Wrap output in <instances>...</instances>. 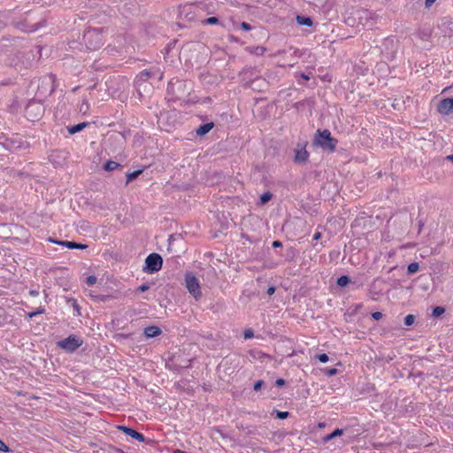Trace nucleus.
<instances>
[{"mask_svg":"<svg viewBox=\"0 0 453 453\" xmlns=\"http://www.w3.org/2000/svg\"><path fill=\"white\" fill-rule=\"evenodd\" d=\"M163 265V259L160 255L157 253L150 254L145 259L144 272L153 273L158 272Z\"/></svg>","mask_w":453,"mask_h":453,"instance_id":"nucleus-3","label":"nucleus"},{"mask_svg":"<svg viewBox=\"0 0 453 453\" xmlns=\"http://www.w3.org/2000/svg\"><path fill=\"white\" fill-rule=\"evenodd\" d=\"M317 358L321 362V363H326L328 361V356L325 353L323 354H319L317 356Z\"/></svg>","mask_w":453,"mask_h":453,"instance_id":"nucleus-28","label":"nucleus"},{"mask_svg":"<svg viewBox=\"0 0 453 453\" xmlns=\"http://www.w3.org/2000/svg\"><path fill=\"white\" fill-rule=\"evenodd\" d=\"M162 331L158 326H150L144 329V334L147 338H152L161 334Z\"/></svg>","mask_w":453,"mask_h":453,"instance_id":"nucleus-13","label":"nucleus"},{"mask_svg":"<svg viewBox=\"0 0 453 453\" xmlns=\"http://www.w3.org/2000/svg\"><path fill=\"white\" fill-rule=\"evenodd\" d=\"M263 384H264L263 380H257L254 384V390L258 391L262 388Z\"/></svg>","mask_w":453,"mask_h":453,"instance_id":"nucleus-32","label":"nucleus"},{"mask_svg":"<svg viewBox=\"0 0 453 453\" xmlns=\"http://www.w3.org/2000/svg\"><path fill=\"white\" fill-rule=\"evenodd\" d=\"M319 427H324V424H323V423H319Z\"/></svg>","mask_w":453,"mask_h":453,"instance_id":"nucleus-48","label":"nucleus"},{"mask_svg":"<svg viewBox=\"0 0 453 453\" xmlns=\"http://www.w3.org/2000/svg\"><path fill=\"white\" fill-rule=\"evenodd\" d=\"M289 413L288 411H277V417L280 419H284L288 417Z\"/></svg>","mask_w":453,"mask_h":453,"instance_id":"nucleus-29","label":"nucleus"},{"mask_svg":"<svg viewBox=\"0 0 453 453\" xmlns=\"http://www.w3.org/2000/svg\"><path fill=\"white\" fill-rule=\"evenodd\" d=\"M275 384L277 386H283L285 384V380L283 379H278V380H276Z\"/></svg>","mask_w":453,"mask_h":453,"instance_id":"nucleus-36","label":"nucleus"},{"mask_svg":"<svg viewBox=\"0 0 453 453\" xmlns=\"http://www.w3.org/2000/svg\"><path fill=\"white\" fill-rule=\"evenodd\" d=\"M88 125V122H82V123L74 125L73 127H68V132L71 134H74L79 133L81 130H83V128L86 127Z\"/></svg>","mask_w":453,"mask_h":453,"instance_id":"nucleus-15","label":"nucleus"},{"mask_svg":"<svg viewBox=\"0 0 453 453\" xmlns=\"http://www.w3.org/2000/svg\"><path fill=\"white\" fill-rule=\"evenodd\" d=\"M414 321H415V317H414V315H411V314L407 315L404 319V324L406 326L412 325L414 323Z\"/></svg>","mask_w":453,"mask_h":453,"instance_id":"nucleus-23","label":"nucleus"},{"mask_svg":"<svg viewBox=\"0 0 453 453\" xmlns=\"http://www.w3.org/2000/svg\"><path fill=\"white\" fill-rule=\"evenodd\" d=\"M302 77L305 80H309L310 79V76L309 75H306L304 73L302 74Z\"/></svg>","mask_w":453,"mask_h":453,"instance_id":"nucleus-45","label":"nucleus"},{"mask_svg":"<svg viewBox=\"0 0 453 453\" xmlns=\"http://www.w3.org/2000/svg\"><path fill=\"white\" fill-rule=\"evenodd\" d=\"M354 15V19H357L359 24L365 27L372 28L375 24V15L368 10H357L355 12Z\"/></svg>","mask_w":453,"mask_h":453,"instance_id":"nucleus-4","label":"nucleus"},{"mask_svg":"<svg viewBox=\"0 0 453 453\" xmlns=\"http://www.w3.org/2000/svg\"><path fill=\"white\" fill-rule=\"evenodd\" d=\"M149 289V286L148 285H142L139 287V290L142 291V292H144L146 290Z\"/></svg>","mask_w":453,"mask_h":453,"instance_id":"nucleus-39","label":"nucleus"},{"mask_svg":"<svg viewBox=\"0 0 453 453\" xmlns=\"http://www.w3.org/2000/svg\"><path fill=\"white\" fill-rule=\"evenodd\" d=\"M342 434H343V430L337 428L333 433H331V434H327L326 437H324V441L325 442L329 441L332 439L342 435Z\"/></svg>","mask_w":453,"mask_h":453,"instance_id":"nucleus-17","label":"nucleus"},{"mask_svg":"<svg viewBox=\"0 0 453 453\" xmlns=\"http://www.w3.org/2000/svg\"><path fill=\"white\" fill-rule=\"evenodd\" d=\"M265 51L264 48L257 49V54H263Z\"/></svg>","mask_w":453,"mask_h":453,"instance_id":"nucleus-44","label":"nucleus"},{"mask_svg":"<svg viewBox=\"0 0 453 453\" xmlns=\"http://www.w3.org/2000/svg\"><path fill=\"white\" fill-rule=\"evenodd\" d=\"M219 22V19L218 18L216 17H211V18H208L206 20H205V23L208 24V25H215Z\"/></svg>","mask_w":453,"mask_h":453,"instance_id":"nucleus-27","label":"nucleus"},{"mask_svg":"<svg viewBox=\"0 0 453 453\" xmlns=\"http://www.w3.org/2000/svg\"><path fill=\"white\" fill-rule=\"evenodd\" d=\"M96 280H97V279H96V276H94V275H90V276H88V277L86 279V283H87V285H88V286H93V285H95V284L96 283Z\"/></svg>","mask_w":453,"mask_h":453,"instance_id":"nucleus-24","label":"nucleus"},{"mask_svg":"<svg viewBox=\"0 0 453 453\" xmlns=\"http://www.w3.org/2000/svg\"><path fill=\"white\" fill-rule=\"evenodd\" d=\"M0 451H3V452L10 451L9 447L2 440H0Z\"/></svg>","mask_w":453,"mask_h":453,"instance_id":"nucleus-30","label":"nucleus"},{"mask_svg":"<svg viewBox=\"0 0 453 453\" xmlns=\"http://www.w3.org/2000/svg\"><path fill=\"white\" fill-rule=\"evenodd\" d=\"M273 246L274 248H279V247H281V246H282V243H281L280 241H274V242H273Z\"/></svg>","mask_w":453,"mask_h":453,"instance_id":"nucleus-37","label":"nucleus"},{"mask_svg":"<svg viewBox=\"0 0 453 453\" xmlns=\"http://www.w3.org/2000/svg\"><path fill=\"white\" fill-rule=\"evenodd\" d=\"M241 27H242V28L243 30H246V31H250V30H251V27H250V25L249 23H247V22H242V23H241Z\"/></svg>","mask_w":453,"mask_h":453,"instance_id":"nucleus-33","label":"nucleus"},{"mask_svg":"<svg viewBox=\"0 0 453 453\" xmlns=\"http://www.w3.org/2000/svg\"><path fill=\"white\" fill-rule=\"evenodd\" d=\"M117 428L133 439H135L141 442L145 441V437L143 436V434H142L141 433H139L132 428H129L125 426H118Z\"/></svg>","mask_w":453,"mask_h":453,"instance_id":"nucleus-9","label":"nucleus"},{"mask_svg":"<svg viewBox=\"0 0 453 453\" xmlns=\"http://www.w3.org/2000/svg\"><path fill=\"white\" fill-rule=\"evenodd\" d=\"M437 110L442 115H448L453 111V98L441 100L437 106Z\"/></svg>","mask_w":453,"mask_h":453,"instance_id":"nucleus-8","label":"nucleus"},{"mask_svg":"<svg viewBox=\"0 0 453 453\" xmlns=\"http://www.w3.org/2000/svg\"><path fill=\"white\" fill-rule=\"evenodd\" d=\"M179 453H184V452H183V451H180V450H179Z\"/></svg>","mask_w":453,"mask_h":453,"instance_id":"nucleus-50","label":"nucleus"},{"mask_svg":"<svg viewBox=\"0 0 453 453\" xmlns=\"http://www.w3.org/2000/svg\"><path fill=\"white\" fill-rule=\"evenodd\" d=\"M142 170H137V171H134L132 173H128L127 174V182H130L132 181L133 180L136 179L140 174H142Z\"/></svg>","mask_w":453,"mask_h":453,"instance_id":"nucleus-19","label":"nucleus"},{"mask_svg":"<svg viewBox=\"0 0 453 453\" xmlns=\"http://www.w3.org/2000/svg\"><path fill=\"white\" fill-rule=\"evenodd\" d=\"M350 280L348 276H341L340 278H338L337 280V284L340 286V287H346L349 283Z\"/></svg>","mask_w":453,"mask_h":453,"instance_id":"nucleus-22","label":"nucleus"},{"mask_svg":"<svg viewBox=\"0 0 453 453\" xmlns=\"http://www.w3.org/2000/svg\"><path fill=\"white\" fill-rule=\"evenodd\" d=\"M253 335H254L253 332H252L251 330H250V329H249V330H246V331L244 332V338H245V339H250V338H252V337H253Z\"/></svg>","mask_w":453,"mask_h":453,"instance_id":"nucleus-34","label":"nucleus"},{"mask_svg":"<svg viewBox=\"0 0 453 453\" xmlns=\"http://www.w3.org/2000/svg\"><path fill=\"white\" fill-rule=\"evenodd\" d=\"M213 127H214V124L212 122L202 125L196 129V134L199 136H203V135L206 134L207 133H209L212 129Z\"/></svg>","mask_w":453,"mask_h":453,"instance_id":"nucleus-14","label":"nucleus"},{"mask_svg":"<svg viewBox=\"0 0 453 453\" xmlns=\"http://www.w3.org/2000/svg\"><path fill=\"white\" fill-rule=\"evenodd\" d=\"M49 241L53 242V243H56V244L66 247L68 249L85 250L88 247L85 244L77 243L75 242H70V241H56V240H53L51 238H50Z\"/></svg>","mask_w":453,"mask_h":453,"instance_id":"nucleus-11","label":"nucleus"},{"mask_svg":"<svg viewBox=\"0 0 453 453\" xmlns=\"http://www.w3.org/2000/svg\"><path fill=\"white\" fill-rule=\"evenodd\" d=\"M418 269H419L418 263L413 262L408 265L407 271H408L409 274H413V273H417L418 271Z\"/></svg>","mask_w":453,"mask_h":453,"instance_id":"nucleus-21","label":"nucleus"},{"mask_svg":"<svg viewBox=\"0 0 453 453\" xmlns=\"http://www.w3.org/2000/svg\"><path fill=\"white\" fill-rule=\"evenodd\" d=\"M314 144L329 151H334L337 141L331 136L328 130H318L314 138Z\"/></svg>","mask_w":453,"mask_h":453,"instance_id":"nucleus-1","label":"nucleus"},{"mask_svg":"<svg viewBox=\"0 0 453 453\" xmlns=\"http://www.w3.org/2000/svg\"><path fill=\"white\" fill-rule=\"evenodd\" d=\"M120 165L115 161H107L104 165V169L105 171H108V172H111V171H113L115 169H117Z\"/></svg>","mask_w":453,"mask_h":453,"instance_id":"nucleus-18","label":"nucleus"},{"mask_svg":"<svg viewBox=\"0 0 453 453\" xmlns=\"http://www.w3.org/2000/svg\"><path fill=\"white\" fill-rule=\"evenodd\" d=\"M321 238V234L319 232H317L313 235V240L318 241Z\"/></svg>","mask_w":453,"mask_h":453,"instance_id":"nucleus-38","label":"nucleus"},{"mask_svg":"<svg viewBox=\"0 0 453 453\" xmlns=\"http://www.w3.org/2000/svg\"><path fill=\"white\" fill-rule=\"evenodd\" d=\"M449 25H451V26H452V27H451V31L453 32V21H449Z\"/></svg>","mask_w":453,"mask_h":453,"instance_id":"nucleus-47","label":"nucleus"},{"mask_svg":"<svg viewBox=\"0 0 453 453\" xmlns=\"http://www.w3.org/2000/svg\"><path fill=\"white\" fill-rule=\"evenodd\" d=\"M336 372H337V370H336L335 368H332V369H330V370L328 371V374H329V375H334V374H335V373H336Z\"/></svg>","mask_w":453,"mask_h":453,"instance_id":"nucleus-42","label":"nucleus"},{"mask_svg":"<svg viewBox=\"0 0 453 453\" xmlns=\"http://www.w3.org/2000/svg\"><path fill=\"white\" fill-rule=\"evenodd\" d=\"M275 293V287L273 286H270L268 288H267V294L272 296Z\"/></svg>","mask_w":453,"mask_h":453,"instance_id":"nucleus-35","label":"nucleus"},{"mask_svg":"<svg viewBox=\"0 0 453 453\" xmlns=\"http://www.w3.org/2000/svg\"><path fill=\"white\" fill-rule=\"evenodd\" d=\"M273 197V195L271 192H265L264 194H262V196H260V203L261 204H265L266 203H268Z\"/></svg>","mask_w":453,"mask_h":453,"instance_id":"nucleus-20","label":"nucleus"},{"mask_svg":"<svg viewBox=\"0 0 453 453\" xmlns=\"http://www.w3.org/2000/svg\"><path fill=\"white\" fill-rule=\"evenodd\" d=\"M29 294L32 296H37L39 295V292L37 290H30L29 291Z\"/></svg>","mask_w":453,"mask_h":453,"instance_id":"nucleus-41","label":"nucleus"},{"mask_svg":"<svg viewBox=\"0 0 453 453\" xmlns=\"http://www.w3.org/2000/svg\"><path fill=\"white\" fill-rule=\"evenodd\" d=\"M83 344L81 337L71 334L67 338L58 342V346L66 352H73Z\"/></svg>","mask_w":453,"mask_h":453,"instance_id":"nucleus-2","label":"nucleus"},{"mask_svg":"<svg viewBox=\"0 0 453 453\" xmlns=\"http://www.w3.org/2000/svg\"><path fill=\"white\" fill-rule=\"evenodd\" d=\"M296 22L301 26L311 27L312 25V20L309 17L304 16H296Z\"/></svg>","mask_w":453,"mask_h":453,"instance_id":"nucleus-16","label":"nucleus"},{"mask_svg":"<svg viewBox=\"0 0 453 453\" xmlns=\"http://www.w3.org/2000/svg\"><path fill=\"white\" fill-rule=\"evenodd\" d=\"M450 160H453V155L448 157Z\"/></svg>","mask_w":453,"mask_h":453,"instance_id":"nucleus-49","label":"nucleus"},{"mask_svg":"<svg viewBox=\"0 0 453 453\" xmlns=\"http://www.w3.org/2000/svg\"><path fill=\"white\" fill-rule=\"evenodd\" d=\"M309 154L305 149V146L297 145V148L295 150V162L296 163H304L308 159Z\"/></svg>","mask_w":453,"mask_h":453,"instance_id":"nucleus-10","label":"nucleus"},{"mask_svg":"<svg viewBox=\"0 0 453 453\" xmlns=\"http://www.w3.org/2000/svg\"><path fill=\"white\" fill-rule=\"evenodd\" d=\"M44 311H45L44 308H38L36 311L28 313V316H29V318H33L38 314L44 313Z\"/></svg>","mask_w":453,"mask_h":453,"instance_id":"nucleus-26","label":"nucleus"},{"mask_svg":"<svg viewBox=\"0 0 453 453\" xmlns=\"http://www.w3.org/2000/svg\"><path fill=\"white\" fill-rule=\"evenodd\" d=\"M42 107L37 103H29L26 108V115L28 119L34 120V118L42 114Z\"/></svg>","mask_w":453,"mask_h":453,"instance_id":"nucleus-7","label":"nucleus"},{"mask_svg":"<svg viewBox=\"0 0 453 453\" xmlns=\"http://www.w3.org/2000/svg\"><path fill=\"white\" fill-rule=\"evenodd\" d=\"M386 43L387 44H391L393 46L394 45V40L393 39H388V40H386Z\"/></svg>","mask_w":453,"mask_h":453,"instance_id":"nucleus-43","label":"nucleus"},{"mask_svg":"<svg viewBox=\"0 0 453 453\" xmlns=\"http://www.w3.org/2000/svg\"><path fill=\"white\" fill-rule=\"evenodd\" d=\"M444 312V308L442 307H435L433 311V315L435 317L441 316Z\"/></svg>","mask_w":453,"mask_h":453,"instance_id":"nucleus-25","label":"nucleus"},{"mask_svg":"<svg viewBox=\"0 0 453 453\" xmlns=\"http://www.w3.org/2000/svg\"><path fill=\"white\" fill-rule=\"evenodd\" d=\"M84 39L90 50H96L102 45L100 35L96 31H88L84 35Z\"/></svg>","mask_w":453,"mask_h":453,"instance_id":"nucleus-6","label":"nucleus"},{"mask_svg":"<svg viewBox=\"0 0 453 453\" xmlns=\"http://www.w3.org/2000/svg\"><path fill=\"white\" fill-rule=\"evenodd\" d=\"M185 281L188 292L196 299L200 297L201 290L196 277L191 273H188L186 275Z\"/></svg>","mask_w":453,"mask_h":453,"instance_id":"nucleus-5","label":"nucleus"},{"mask_svg":"<svg viewBox=\"0 0 453 453\" xmlns=\"http://www.w3.org/2000/svg\"><path fill=\"white\" fill-rule=\"evenodd\" d=\"M153 74L155 73L147 70H144L138 74L135 80V84L139 91L141 89V86L142 85V83L145 82Z\"/></svg>","mask_w":453,"mask_h":453,"instance_id":"nucleus-12","label":"nucleus"},{"mask_svg":"<svg viewBox=\"0 0 453 453\" xmlns=\"http://www.w3.org/2000/svg\"><path fill=\"white\" fill-rule=\"evenodd\" d=\"M163 78V73H160L159 75H158V80H161Z\"/></svg>","mask_w":453,"mask_h":453,"instance_id":"nucleus-46","label":"nucleus"},{"mask_svg":"<svg viewBox=\"0 0 453 453\" xmlns=\"http://www.w3.org/2000/svg\"><path fill=\"white\" fill-rule=\"evenodd\" d=\"M436 0H426V6L430 7Z\"/></svg>","mask_w":453,"mask_h":453,"instance_id":"nucleus-40","label":"nucleus"},{"mask_svg":"<svg viewBox=\"0 0 453 453\" xmlns=\"http://www.w3.org/2000/svg\"><path fill=\"white\" fill-rule=\"evenodd\" d=\"M383 317V314L380 311H375L372 313V318L374 320H379Z\"/></svg>","mask_w":453,"mask_h":453,"instance_id":"nucleus-31","label":"nucleus"}]
</instances>
